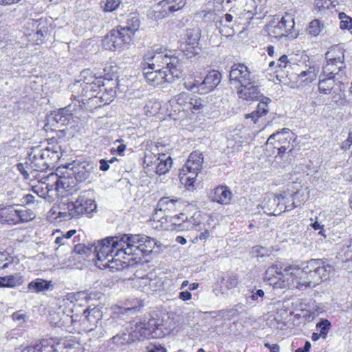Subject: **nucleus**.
<instances>
[{"label":"nucleus","mask_w":352,"mask_h":352,"mask_svg":"<svg viewBox=\"0 0 352 352\" xmlns=\"http://www.w3.org/2000/svg\"><path fill=\"white\" fill-rule=\"evenodd\" d=\"M158 243L155 239L140 234H124L109 236L94 243V254L104 266H110L114 259L124 258V256H142L151 253Z\"/></svg>","instance_id":"obj_1"},{"label":"nucleus","mask_w":352,"mask_h":352,"mask_svg":"<svg viewBox=\"0 0 352 352\" xmlns=\"http://www.w3.org/2000/svg\"><path fill=\"white\" fill-rule=\"evenodd\" d=\"M142 65L147 69H164L174 76H182L183 67L177 56H168L162 47L153 48L143 56Z\"/></svg>","instance_id":"obj_2"},{"label":"nucleus","mask_w":352,"mask_h":352,"mask_svg":"<svg viewBox=\"0 0 352 352\" xmlns=\"http://www.w3.org/2000/svg\"><path fill=\"white\" fill-rule=\"evenodd\" d=\"M104 85L102 76H96L92 71L87 69L80 72L79 79L72 85L71 89L77 94L75 97L86 96L94 102L98 99V89Z\"/></svg>","instance_id":"obj_3"},{"label":"nucleus","mask_w":352,"mask_h":352,"mask_svg":"<svg viewBox=\"0 0 352 352\" xmlns=\"http://www.w3.org/2000/svg\"><path fill=\"white\" fill-rule=\"evenodd\" d=\"M60 148L59 146L45 148L41 146L33 147L28 153L26 164L34 171L46 170L61 157Z\"/></svg>","instance_id":"obj_4"},{"label":"nucleus","mask_w":352,"mask_h":352,"mask_svg":"<svg viewBox=\"0 0 352 352\" xmlns=\"http://www.w3.org/2000/svg\"><path fill=\"white\" fill-rule=\"evenodd\" d=\"M237 94L240 98L247 101L258 100L261 98L260 102L257 105L256 110L246 116V118H251L254 123H256L259 118L266 115L269 111L268 105L272 100L267 97L263 96L258 86L256 84L254 79L250 80V85L241 86L238 89Z\"/></svg>","instance_id":"obj_5"},{"label":"nucleus","mask_w":352,"mask_h":352,"mask_svg":"<svg viewBox=\"0 0 352 352\" xmlns=\"http://www.w3.org/2000/svg\"><path fill=\"white\" fill-rule=\"evenodd\" d=\"M298 193V192H284L283 194L273 195L272 197H269L268 201L265 200L263 202V208L267 209V210H265V212L274 215L290 211L300 204L295 201Z\"/></svg>","instance_id":"obj_6"},{"label":"nucleus","mask_w":352,"mask_h":352,"mask_svg":"<svg viewBox=\"0 0 352 352\" xmlns=\"http://www.w3.org/2000/svg\"><path fill=\"white\" fill-rule=\"evenodd\" d=\"M89 192L85 191L74 203L68 205L67 212H60L59 216L65 219L78 218L80 216L94 212L96 208L95 201L88 197Z\"/></svg>","instance_id":"obj_7"},{"label":"nucleus","mask_w":352,"mask_h":352,"mask_svg":"<svg viewBox=\"0 0 352 352\" xmlns=\"http://www.w3.org/2000/svg\"><path fill=\"white\" fill-rule=\"evenodd\" d=\"M316 265L313 262H307L306 266L299 268L297 266L289 265L286 270V275L289 276L287 287L290 288H297L303 290L308 287H311L309 283H307V272L316 269Z\"/></svg>","instance_id":"obj_8"},{"label":"nucleus","mask_w":352,"mask_h":352,"mask_svg":"<svg viewBox=\"0 0 352 352\" xmlns=\"http://www.w3.org/2000/svg\"><path fill=\"white\" fill-rule=\"evenodd\" d=\"M327 63L323 67V76H334L338 75L345 68L343 50L335 47L329 50L326 54Z\"/></svg>","instance_id":"obj_9"},{"label":"nucleus","mask_w":352,"mask_h":352,"mask_svg":"<svg viewBox=\"0 0 352 352\" xmlns=\"http://www.w3.org/2000/svg\"><path fill=\"white\" fill-rule=\"evenodd\" d=\"M142 74L146 82L153 87H164L181 76L172 75V73L164 69H148L146 67H143Z\"/></svg>","instance_id":"obj_10"},{"label":"nucleus","mask_w":352,"mask_h":352,"mask_svg":"<svg viewBox=\"0 0 352 352\" xmlns=\"http://www.w3.org/2000/svg\"><path fill=\"white\" fill-rule=\"evenodd\" d=\"M124 31L120 27L111 30L102 41L103 47L109 50L124 47L131 39Z\"/></svg>","instance_id":"obj_11"},{"label":"nucleus","mask_w":352,"mask_h":352,"mask_svg":"<svg viewBox=\"0 0 352 352\" xmlns=\"http://www.w3.org/2000/svg\"><path fill=\"white\" fill-rule=\"evenodd\" d=\"M288 266H285L281 263H276L268 267L265 272L266 278L270 282V285H274V287H287L289 276L286 275V270Z\"/></svg>","instance_id":"obj_12"},{"label":"nucleus","mask_w":352,"mask_h":352,"mask_svg":"<svg viewBox=\"0 0 352 352\" xmlns=\"http://www.w3.org/2000/svg\"><path fill=\"white\" fill-rule=\"evenodd\" d=\"M254 76L245 65L236 63L231 67L229 80L232 85L240 87L243 85H248Z\"/></svg>","instance_id":"obj_13"},{"label":"nucleus","mask_w":352,"mask_h":352,"mask_svg":"<svg viewBox=\"0 0 352 352\" xmlns=\"http://www.w3.org/2000/svg\"><path fill=\"white\" fill-rule=\"evenodd\" d=\"M308 262H313L316 265L314 267L316 269L306 273V275H307V283H310L311 287H315L327 278L328 272H329L331 266L325 265L320 259H311Z\"/></svg>","instance_id":"obj_14"},{"label":"nucleus","mask_w":352,"mask_h":352,"mask_svg":"<svg viewBox=\"0 0 352 352\" xmlns=\"http://www.w3.org/2000/svg\"><path fill=\"white\" fill-rule=\"evenodd\" d=\"M49 181L54 182L55 190L60 193L61 196H64L65 192L69 191L74 189L78 184L74 177L69 174V170L67 169L66 172L61 176H58L57 174L52 173L47 177Z\"/></svg>","instance_id":"obj_15"},{"label":"nucleus","mask_w":352,"mask_h":352,"mask_svg":"<svg viewBox=\"0 0 352 352\" xmlns=\"http://www.w3.org/2000/svg\"><path fill=\"white\" fill-rule=\"evenodd\" d=\"M97 165L90 162L75 163L69 168V174L72 175L76 182H82L89 178L90 174L96 170Z\"/></svg>","instance_id":"obj_16"},{"label":"nucleus","mask_w":352,"mask_h":352,"mask_svg":"<svg viewBox=\"0 0 352 352\" xmlns=\"http://www.w3.org/2000/svg\"><path fill=\"white\" fill-rule=\"evenodd\" d=\"M294 26V19L290 15L286 14L276 25H271V28L269 29V34L276 38L285 37L288 36Z\"/></svg>","instance_id":"obj_17"},{"label":"nucleus","mask_w":352,"mask_h":352,"mask_svg":"<svg viewBox=\"0 0 352 352\" xmlns=\"http://www.w3.org/2000/svg\"><path fill=\"white\" fill-rule=\"evenodd\" d=\"M91 253L94 254V244H91L90 246L77 244L72 248L69 256L61 260L60 264L71 265L73 264V261L80 262L88 257Z\"/></svg>","instance_id":"obj_18"},{"label":"nucleus","mask_w":352,"mask_h":352,"mask_svg":"<svg viewBox=\"0 0 352 352\" xmlns=\"http://www.w3.org/2000/svg\"><path fill=\"white\" fill-rule=\"evenodd\" d=\"M161 324V322L154 318L149 320L148 323H136L134 327H131L133 329L131 336L133 338L138 340L149 338L152 336L153 331L154 329L153 327H158Z\"/></svg>","instance_id":"obj_19"},{"label":"nucleus","mask_w":352,"mask_h":352,"mask_svg":"<svg viewBox=\"0 0 352 352\" xmlns=\"http://www.w3.org/2000/svg\"><path fill=\"white\" fill-rule=\"evenodd\" d=\"M100 309H84L79 313V326L86 331H91L101 318Z\"/></svg>","instance_id":"obj_20"},{"label":"nucleus","mask_w":352,"mask_h":352,"mask_svg":"<svg viewBox=\"0 0 352 352\" xmlns=\"http://www.w3.org/2000/svg\"><path fill=\"white\" fill-rule=\"evenodd\" d=\"M189 95L190 94L182 92L170 99L167 109L170 111L171 116H175L181 111L186 113Z\"/></svg>","instance_id":"obj_21"},{"label":"nucleus","mask_w":352,"mask_h":352,"mask_svg":"<svg viewBox=\"0 0 352 352\" xmlns=\"http://www.w3.org/2000/svg\"><path fill=\"white\" fill-rule=\"evenodd\" d=\"M221 74L217 70H211L201 81L199 89L201 94H206L212 91L221 82Z\"/></svg>","instance_id":"obj_22"},{"label":"nucleus","mask_w":352,"mask_h":352,"mask_svg":"<svg viewBox=\"0 0 352 352\" xmlns=\"http://www.w3.org/2000/svg\"><path fill=\"white\" fill-rule=\"evenodd\" d=\"M207 105V101L201 98L189 95V100L186 105V113L188 115H197L204 113Z\"/></svg>","instance_id":"obj_23"},{"label":"nucleus","mask_w":352,"mask_h":352,"mask_svg":"<svg viewBox=\"0 0 352 352\" xmlns=\"http://www.w3.org/2000/svg\"><path fill=\"white\" fill-rule=\"evenodd\" d=\"M293 133L288 128H283L280 131L272 134L267 140V144L281 146L283 144H290V140Z\"/></svg>","instance_id":"obj_24"},{"label":"nucleus","mask_w":352,"mask_h":352,"mask_svg":"<svg viewBox=\"0 0 352 352\" xmlns=\"http://www.w3.org/2000/svg\"><path fill=\"white\" fill-rule=\"evenodd\" d=\"M50 119L60 126L67 125L72 119V106L68 105L52 113Z\"/></svg>","instance_id":"obj_25"},{"label":"nucleus","mask_w":352,"mask_h":352,"mask_svg":"<svg viewBox=\"0 0 352 352\" xmlns=\"http://www.w3.org/2000/svg\"><path fill=\"white\" fill-rule=\"evenodd\" d=\"M0 223L16 225V208L14 206L10 205L0 208Z\"/></svg>","instance_id":"obj_26"},{"label":"nucleus","mask_w":352,"mask_h":352,"mask_svg":"<svg viewBox=\"0 0 352 352\" xmlns=\"http://www.w3.org/2000/svg\"><path fill=\"white\" fill-rule=\"evenodd\" d=\"M232 193L227 186H220L214 190L212 200L221 204H228L231 201Z\"/></svg>","instance_id":"obj_27"},{"label":"nucleus","mask_w":352,"mask_h":352,"mask_svg":"<svg viewBox=\"0 0 352 352\" xmlns=\"http://www.w3.org/2000/svg\"><path fill=\"white\" fill-rule=\"evenodd\" d=\"M177 201V200L169 197L161 198L157 203L155 212L153 214V220L158 219L159 213L166 212L168 214L169 212L174 210Z\"/></svg>","instance_id":"obj_28"},{"label":"nucleus","mask_w":352,"mask_h":352,"mask_svg":"<svg viewBox=\"0 0 352 352\" xmlns=\"http://www.w3.org/2000/svg\"><path fill=\"white\" fill-rule=\"evenodd\" d=\"M28 289L32 293L45 292L52 290L53 285L51 280L36 278L28 284Z\"/></svg>","instance_id":"obj_29"},{"label":"nucleus","mask_w":352,"mask_h":352,"mask_svg":"<svg viewBox=\"0 0 352 352\" xmlns=\"http://www.w3.org/2000/svg\"><path fill=\"white\" fill-rule=\"evenodd\" d=\"M204 162L203 154L199 151H194L190 153L188 159L183 167L190 168L195 171H200Z\"/></svg>","instance_id":"obj_30"},{"label":"nucleus","mask_w":352,"mask_h":352,"mask_svg":"<svg viewBox=\"0 0 352 352\" xmlns=\"http://www.w3.org/2000/svg\"><path fill=\"white\" fill-rule=\"evenodd\" d=\"M23 276L16 273L5 276H0V287L14 288L23 284Z\"/></svg>","instance_id":"obj_31"},{"label":"nucleus","mask_w":352,"mask_h":352,"mask_svg":"<svg viewBox=\"0 0 352 352\" xmlns=\"http://www.w3.org/2000/svg\"><path fill=\"white\" fill-rule=\"evenodd\" d=\"M64 300L69 302L74 307H85L88 301V296L85 292L70 293L65 296Z\"/></svg>","instance_id":"obj_32"},{"label":"nucleus","mask_w":352,"mask_h":352,"mask_svg":"<svg viewBox=\"0 0 352 352\" xmlns=\"http://www.w3.org/2000/svg\"><path fill=\"white\" fill-rule=\"evenodd\" d=\"M155 173L161 175L166 173L172 166V159L165 154L159 156L155 161Z\"/></svg>","instance_id":"obj_33"},{"label":"nucleus","mask_w":352,"mask_h":352,"mask_svg":"<svg viewBox=\"0 0 352 352\" xmlns=\"http://www.w3.org/2000/svg\"><path fill=\"white\" fill-rule=\"evenodd\" d=\"M199 171L182 167L179 172V179L182 184L187 187L193 186Z\"/></svg>","instance_id":"obj_34"},{"label":"nucleus","mask_w":352,"mask_h":352,"mask_svg":"<svg viewBox=\"0 0 352 352\" xmlns=\"http://www.w3.org/2000/svg\"><path fill=\"white\" fill-rule=\"evenodd\" d=\"M185 0H163L159 6L163 8L165 14L173 13L183 8L186 4Z\"/></svg>","instance_id":"obj_35"},{"label":"nucleus","mask_w":352,"mask_h":352,"mask_svg":"<svg viewBox=\"0 0 352 352\" xmlns=\"http://www.w3.org/2000/svg\"><path fill=\"white\" fill-rule=\"evenodd\" d=\"M69 324H79V313H74V309H61L60 326L68 327Z\"/></svg>","instance_id":"obj_36"},{"label":"nucleus","mask_w":352,"mask_h":352,"mask_svg":"<svg viewBox=\"0 0 352 352\" xmlns=\"http://www.w3.org/2000/svg\"><path fill=\"white\" fill-rule=\"evenodd\" d=\"M334 76H323L320 75V80L318 82V90L320 94H330L335 85Z\"/></svg>","instance_id":"obj_37"},{"label":"nucleus","mask_w":352,"mask_h":352,"mask_svg":"<svg viewBox=\"0 0 352 352\" xmlns=\"http://www.w3.org/2000/svg\"><path fill=\"white\" fill-rule=\"evenodd\" d=\"M126 25L124 27H120L124 30L125 32L130 34V38L134 34L135 32L138 30L140 27V21L138 15L135 13H131L126 20Z\"/></svg>","instance_id":"obj_38"},{"label":"nucleus","mask_w":352,"mask_h":352,"mask_svg":"<svg viewBox=\"0 0 352 352\" xmlns=\"http://www.w3.org/2000/svg\"><path fill=\"white\" fill-rule=\"evenodd\" d=\"M23 352H58L53 345L48 344L47 341L43 340L34 346H29L25 348Z\"/></svg>","instance_id":"obj_39"},{"label":"nucleus","mask_w":352,"mask_h":352,"mask_svg":"<svg viewBox=\"0 0 352 352\" xmlns=\"http://www.w3.org/2000/svg\"><path fill=\"white\" fill-rule=\"evenodd\" d=\"M35 217V214L30 209L16 208V224L28 222Z\"/></svg>","instance_id":"obj_40"},{"label":"nucleus","mask_w":352,"mask_h":352,"mask_svg":"<svg viewBox=\"0 0 352 352\" xmlns=\"http://www.w3.org/2000/svg\"><path fill=\"white\" fill-rule=\"evenodd\" d=\"M337 0H315L314 10L318 12H323L326 10L336 7Z\"/></svg>","instance_id":"obj_41"},{"label":"nucleus","mask_w":352,"mask_h":352,"mask_svg":"<svg viewBox=\"0 0 352 352\" xmlns=\"http://www.w3.org/2000/svg\"><path fill=\"white\" fill-rule=\"evenodd\" d=\"M201 82V78L197 76H190L185 81L184 85V87L190 91L197 92L201 94V91L199 89V85Z\"/></svg>","instance_id":"obj_42"},{"label":"nucleus","mask_w":352,"mask_h":352,"mask_svg":"<svg viewBox=\"0 0 352 352\" xmlns=\"http://www.w3.org/2000/svg\"><path fill=\"white\" fill-rule=\"evenodd\" d=\"M324 28V23L318 19L311 21L307 29V33L311 36H317Z\"/></svg>","instance_id":"obj_43"},{"label":"nucleus","mask_w":352,"mask_h":352,"mask_svg":"<svg viewBox=\"0 0 352 352\" xmlns=\"http://www.w3.org/2000/svg\"><path fill=\"white\" fill-rule=\"evenodd\" d=\"M338 18L340 20V28L349 30L352 34V17L346 15L344 12H340Z\"/></svg>","instance_id":"obj_44"},{"label":"nucleus","mask_w":352,"mask_h":352,"mask_svg":"<svg viewBox=\"0 0 352 352\" xmlns=\"http://www.w3.org/2000/svg\"><path fill=\"white\" fill-rule=\"evenodd\" d=\"M317 75V71L314 67H309L307 70L302 71L298 74V78L303 82H311Z\"/></svg>","instance_id":"obj_45"},{"label":"nucleus","mask_w":352,"mask_h":352,"mask_svg":"<svg viewBox=\"0 0 352 352\" xmlns=\"http://www.w3.org/2000/svg\"><path fill=\"white\" fill-rule=\"evenodd\" d=\"M100 3L104 12H113L118 8L121 0H102Z\"/></svg>","instance_id":"obj_46"},{"label":"nucleus","mask_w":352,"mask_h":352,"mask_svg":"<svg viewBox=\"0 0 352 352\" xmlns=\"http://www.w3.org/2000/svg\"><path fill=\"white\" fill-rule=\"evenodd\" d=\"M65 352H84V349L78 341L66 340L63 343Z\"/></svg>","instance_id":"obj_47"},{"label":"nucleus","mask_w":352,"mask_h":352,"mask_svg":"<svg viewBox=\"0 0 352 352\" xmlns=\"http://www.w3.org/2000/svg\"><path fill=\"white\" fill-rule=\"evenodd\" d=\"M49 321L52 324L60 326L61 309H51L49 314Z\"/></svg>","instance_id":"obj_48"},{"label":"nucleus","mask_w":352,"mask_h":352,"mask_svg":"<svg viewBox=\"0 0 352 352\" xmlns=\"http://www.w3.org/2000/svg\"><path fill=\"white\" fill-rule=\"evenodd\" d=\"M239 283L236 275H228L223 278L222 284L228 289L234 288Z\"/></svg>","instance_id":"obj_49"},{"label":"nucleus","mask_w":352,"mask_h":352,"mask_svg":"<svg viewBox=\"0 0 352 352\" xmlns=\"http://www.w3.org/2000/svg\"><path fill=\"white\" fill-rule=\"evenodd\" d=\"M264 292L262 289H258L256 292H251L247 296V301L252 304L253 301L259 303L263 300Z\"/></svg>","instance_id":"obj_50"},{"label":"nucleus","mask_w":352,"mask_h":352,"mask_svg":"<svg viewBox=\"0 0 352 352\" xmlns=\"http://www.w3.org/2000/svg\"><path fill=\"white\" fill-rule=\"evenodd\" d=\"M59 246L56 249V255L59 258L60 262L61 261L63 256L60 255L62 252L65 250H68L69 254L71 252L73 248H71L69 245V241H62L60 242Z\"/></svg>","instance_id":"obj_51"},{"label":"nucleus","mask_w":352,"mask_h":352,"mask_svg":"<svg viewBox=\"0 0 352 352\" xmlns=\"http://www.w3.org/2000/svg\"><path fill=\"white\" fill-rule=\"evenodd\" d=\"M316 326L320 328V333L321 336L323 338H325L331 326L330 322L328 320H323L318 322Z\"/></svg>","instance_id":"obj_52"},{"label":"nucleus","mask_w":352,"mask_h":352,"mask_svg":"<svg viewBox=\"0 0 352 352\" xmlns=\"http://www.w3.org/2000/svg\"><path fill=\"white\" fill-rule=\"evenodd\" d=\"M13 261V258L6 252H0V267L4 269Z\"/></svg>","instance_id":"obj_53"},{"label":"nucleus","mask_w":352,"mask_h":352,"mask_svg":"<svg viewBox=\"0 0 352 352\" xmlns=\"http://www.w3.org/2000/svg\"><path fill=\"white\" fill-rule=\"evenodd\" d=\"M115 91L112 87H110L107 92L102 94L100 97H98L104 104H109L110 102L113 101L115 97Z\"/></svg>","instance_id":"obj_54"},{"label":"nucleus","mask_w":352,"mask_h":352,"mask_svg":"<svg viewBox=\"0 0 352 352\" xmlns=\"http://www.w3.org/2000/svg\"><path fill=\"white\" fill-rule=\"evenodd\" d=\"M184 217H185V214L183 213H181L179 216H175L173 217V223L175 225L178 224V226L181 228L180 229H182V230H184L186 228L188 229L189 225L191 223L190 220H188V221L183 220V222L182 223H179L178 220L180 219H183Z\"/></svg>","instance_id":"obj_55"},{"label":"nucleus","mask_w":352,"mask_h":352,"mask_svg":"<svg viewBox=\"0 0 352 352\" xmlns=\"http://www.w3.org/2000/svg\"><path fill=\"white\" fill-rule=\"evenodd\" d=\"M76 232L75 230H71L62 236H57L55 239V243H59L62 241H70L71 237Z\"/></svg>","instance_id":"obj_56"},{"label":"nucleus","mask_w":352,"mask_h":352,"mask_svg":"<svg viewBox=\"0 0 352 352\" xmlns=\"http://www.w3.org/2000/svg\"><path fill=\"white\" fill-rule=\"evenodd\" d=\"M289 63H290V62L288 59L287 56H286V55L281 56L280 57H279V58L276 61L277 67L278 69H280V70L284 68H286L287 67L288 64H289Z\"/></svg>","instance_id":"obj_57"},{"label":"nucleus","mask_w":352,"mask_h":352,"mask_svg":"<svg viewBox=\"0 0 352 352\" xmlns=\"http://www.w3.org/2000/svg\"><path fill=\"white\" fill-rule=\"evenodd\" d=\"M12 319L19 322H23L27 318V315L23 312L22 309H20L12 314Z\"/></svg>","instance_id":"obj_58"},{"label":"nucleus","mask_w":352,"mask_h":352,"mask_svg":"<svg viewBox=\"0 0 352 352\" xmlns=\"http://www.w3.org/2000/svg\"><path fill=\"white\" fill-rule=\"evenodd\" d=\"M233 16L230 14H226L222 19L219 21V25L217 26L221 29V26H228V24L232 21Z\"/></svg>","instance_id":"obj_59"},{"label":"nucleus","mask_w":352,"mask_h":352,"mask_svg":"<svg viewBox=\"0 0 352 352\" xmlns=\"http://www.w3.org/2000/svg\"><path fill=\"white\" fill-rule=\"evenodd\" d=\"M274 148H276L278 149V153L279 155L284 154L287 150H289V151H291L293 149V145L290 144H283L281 146L278 145H273Z\"/></svg>","instance_id":"obj_60"},{"label":"nucleus","mask_w":352,"mask_h":352,"mask_svg":"<svg viewBox=\"0 0 352 352\" xmlns=\"http://www.w3.org/2000/svg\"><path fill=\"white\" fill-rule=\"evenodd\" d=\"M147 352H166V350L160 344H151L147 348Z\"/></svg>","instance_id":"obj_61"},{"label":"nucleus","mask_w":352,"mask_h":352,"mask_svg":"<svg viewBox=\"0 0 352 352\" xmlns=\"http://www.w3.org/2000/svg\"><path fill=\"white\" fill-rule=\"evenodd\" d=\"M352 145V131L349 133L348 137L345 141L342 142V148L349 149Z\"/></svg>","instance_id":"obj_62"},{"label":"nucleus","mask_w":352,"mask_h":352,"mask_svg":"<svg viewBox=\"0 0 352 352\" xmlns=\"http://www.w3.org/2000/svg\"><path fill=\"white\" fill-rule=\"evenodd\" d=\"M325 102L324 98L322 96H318L314 101H312L311 105L315 107L318 105L323 104Z\"/></svg>","instance_id":"obj_63"},{"label":"nucleus","mask_w":352,"mask_h":352,"mask_svg":"<svg viewBox=\"0 0 352 352\" xmlns=\"http://www.w3.org/2000/svg\"><path fill=\"white\" fill-rule=\"evenodd\" d=\"M311 349V343L306 341L303 347L298 348L296 352H309Z\"/></svg>","instance_id":"obj_64"}]
</instances>
